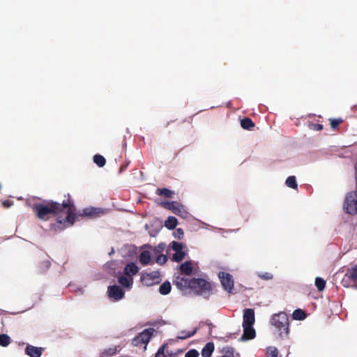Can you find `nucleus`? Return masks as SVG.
Masks as SVG:
<instances>
[{
	"label": "nucleus",
	"instance_id": "1",
	"mask_svg": "<svg viewBox=\"0 0 357 357\" xmlns=\"http://www.w3.org/2000/svg\"><path fill=\"white\" fill-rule=\"evenodd\" d=\"M65 197H66V195ZM33 211L38 219L45 221L48 220L50 215L66 214L65 219L58 220V222L61 224L68 222L70 225H74L77 216L76 207L70 199V194L67 195V199H64L61 204L52 200L34 204Z\"/></svg>",
	"mask_w": 357,
	"mask_h": 357
},
{
	"label": "nucleus",
	"instance_id": "2",
	"mask_svg": "<svg viewBox=\"0 0 357 357\" xmlns=\"http://www.w3.org/2000/svg\"><path fill=\"white\" fill-rule=\"evenodd\" d=\"M271 323L281 338L287 337L289 333V317L285 312H281L273 315Z\"/></svg>",
	"mask_w": 357,
	"mask_h": 357
},
{
	"label": "nucleus",
	"instance_id": "3",
	"mask_svg": "<svg viewBox=\"0 0 357 357\" xmlns=\"http://www.w3.org/2000/svg\"><path fill=\"white\" fill-rule=\"evenodd\" d=\"M196 294L199 295H210L211 291V284L202 278H192L191 288Z\"/></svg>",
	"mask_w": 357,
	"mask_h": 357
},
{
	"label": "nucleus",
	"instance_id": "4",
	"mask_svg": "<svg viewBox=\"0 0 357 357\" xmlns=\"http://www.w3.org/2000/svg\"><path fill=\"white\" fill-rule=\"evenodd\" d=\"M344 208L348 214L357 213V190L347 193L344 202Z\"/></svg>",
	"mask_w": 357,
	"mask_h": 357
},
{
	"label": "nucleus",
	"instance_id": "5",
	"mask_svg": "<svg viewBox=\"0 0 357 357\" xmlns=\"http://www.w3.org/2000/svg\"><path fill=\"white\" fill-rule=\"evenodd\" d=\"M160 206L171 211L175 215L183 218L186 217L188 213L185 206L177 202H161Z\"/></svg>",
	"mask_w": 357,
	"mask_h": 357
},
{
	"label": "nucleus",
	"instance_id": "6",
	"mask_svg": "<svg viewBox=\"0 0 357 357\" xmlns=\"http://www.w3.org/2000/svg\"><path fill=\"white\" fill-rule=\"evenodd\" d=\"M153 332L154 329L152 328L144 329L142 333H139L137 336L132 339V344L135 347L144 345V349H146V344L149 343Z\"/></svg>",
	"mask_w": 357,
	"mask_h": 357
},
{
	"label": "nucleus",
	"instance_id": "7",
	"mask_svg": "<svg viewBox=\"0 0 357 357\" xmlns=\"http://www.w3.org/2000/svg\"><path fill=\"white\" fill-rule=\"evenodd\" d=\"M160 281V274L158 271L143 273L141 276L142 283L146 287L158 284Z\"/></svg>",
	"mask_w": 357,
	"mask_h": 357
},
{
	"label": "nucleus",
	"instance_id": "8",
	"mask_svg": "<svg viewBox=\"0 0 357 357\" xmlns=\"http://www.w3.org/2000/svg\"><path fill=\"white\" fill-rule=\"evenodd\" d=\"M218 276L224 289L229 293H231L234 289V280L232 278V275L229 273L220 272Z\"/></svg>",
	"mask_w": 357,
	"mask_h": 357
},
{
	"label": "nucleus",
	"instance_id": "9",
	"mask_svg": "<svg viewBox=\"0 0 357 357\" xmlns=\"http://www.w3.org/2000/svg\"><path fill=\"white\" fill-rule=\"evenodd\" d=\"M255 321V311L253 309L247 308L243 311L242 326H252Z\"/></svg>",
	"mask_w": 357,
	"mask_h": 357
},
{
	"label": "nucleus",
	"instance_id": "10",
	"mask_svg": "<svg viewBox=\"0 0 357 357\" xmlns=\"http://www.w3.org/2000/svg\"><path fill=\"white\" fill-rule=\"evenodd\" d=\"M108 295L115 301H119L123 298L124 292L120 287L113 285L108 288Z\"/></svg>",
	"mask_w": 357,
	"mask_h": 357
},
{
	"label": "nucleus",
	"instance_id": "11",
	"mask_svg": "<svg viewBox=\"0 0 357 357\" xmlns=\"http://www.w3.org/2000/svg\"><path fill=\"white\" fill-rule=\"evenodd\" d=\"M102 211L100 208L94 207H88L84 208L78 215L82 217L96 218L100 215Z\"/></svg>",
	"mask_w": 357,
	"mask_h": 357
},
{
	"label": "nucleus",
	"instance_id": "12",
	"mask_svg": "<svg viewBox=\"0 0 357 357\" xmlns=\"http://www.w3.org/2000/svg\"><path fill=\"white\" fill-rule=\"evenodd\" d=\"M191 282L192 279L185 278V277H177L174 283L181 289H187L191 288Z\"/></svg>",
	"mask_w": 357,
	"mask_h": 357
},
{
	"label": "nucleus",
	"instance_id": "13",
	"mask_svg": "<svg viewBox=\"0 0 357 357\" xmlns=\"http://www.w3.org/2000/svg\"><path fill=\"white\" fill-rule=\"evenodd\" d=\"M243 328V333L241 336V340H252L255 337L256 332L252 326H242Z\"/></svg>",
	"mask_w": 357,
	"mask_h": 357
},
{
	"label": "nucleus",
	"instance_id": "14",
	"mask_svg": "<svg viewBox=\"0 0 357 357\" xmlns=\"http://www.w3.org/2000/svg\"><path fill=\"white\" fill-rule=\"evenodd\" d=\"M43 349L42 347H36L32 345L26 346L25 353L30 357H40Z\"/></svg>",
	"mask_w": 357,
	"mask_h": 357
},
{
	"label": "nucleus",
	"instance_id": "15",
	"mask_svg": "<svg viewBox=\"0 0 357 357\" xmlns=\"http://www.w3.org/2000/svg\"><path fill=\"white\" fill-rule=\"evenodd\" d=\"M139 272V267L134 262L128 263L124 268L123 273L126 275L132 278Z\"/></svg>",
	"mask_w": 357,
	"mask_h": 357
},
{
	"label": "nucleus",
	"instance_id": "16",
	"mask_svg": "<svg viewBox=\"0 0 357 357\" xmlns=\"http://www.w3.org/2000/svg\"><path fill=\"white\" fill-rule=\"evenodd\" d=\"M344 278L353 282L357 286V264L347 270Z\"/></svg>",
	"mask_w": 357,
	"mask_h": 357
},
{
	"label": "nucleus",
	"instance_id": "17",
	"mask_svg": "<svg viewBox=\"0 0 357 357\" xmlns=\"http://www.w3.org/2000/svg\"><path fill=\"white\" fill-rule=\"evenodd\" d=\"M139 261L144 266L153 264L151 252L147 250L141 252L139 256Z\"/></svg>",
	"mask_w": 357,
	"mask_h": 357
},
{
	"label": "nucleus",
	"instance_id": "18",
	"mask_svg": "<svg viewBox=\"0 0 357 357\" xmlns=\"http://www.w3.org/2000/svg\"><path fill=\"white\" fill-rule=\"evenodd\" d=\"M193 270L192 262L190 261H185L180 266V271L182 274L190 275Z\"/></svg>",
	"mask_w": 357,
	"mask_h": 357
},
{
	"label": "nucleus",
	"instance_id": "19",
	"mask_svg": "<svg viewBox=\"0 0 357 357\" xmlns=\"http://www.w3.org/2000/svg\"><path fill=\"white\" fill-rule=\"evenodd\" d=\"M214 351V344L208 342L202 350V357H211Z\"/></svg>",
	"mask_w": 357,
	"mask_h": 357
},
{
	"label": "nucleus",
	"instance_id": "20",
	"mask_svg": "<svg viewBox=\"0 0 357 357\" xmlns=\"http://www.w3.org/2000/svg\"><path fill=\"white\" fill-rule=\"evenodd\" d=\"M241 126L245 130H251L255 127V123L251 119L245 117L241 121Z\"/></svg>",
	"mask_w": 357,
	"mask_h": 357
},
{
	"label": "nucleus",
	"instance_id": "21",
	"mask_svg": "<svg viewBox=\"0 0 357 357\" xmlns=\"http://www.w3.org/2000/svg\"><path fill=\"white\" fill-rule=\"evenodd\" d=\"M119 282L124 287H130L133 282L132 278L128 277L127 275H121L118 278Z\"/></svg>",
	"mask_w": 357,
	"mask_h": 357
},
{
	"label": "nucleus",
	"instance_id": "22",
	"mask_svg": "<svg viewBox=\"0 0 357 357\" xmlns=\"http://www.w3.org/2000/svg\"><path fill=\"white\" fill-rule=\"evenodd\" d=\"M177 219L174 216H169L165 222V226L169 229H174L177 225Z\"/></svg>",
	"mask_w": 357,
	"mask_h": 357
},
{
	"label": "nucleus",
	"instance_id": "23",
	"mask_svg": "<svg viewBox=\"0 0 357 357\" xmlns=\"http://www.w3.org/2000/svg\"><path fill=\"white\" fill-rule=\"evenodd\" d=\"M172 289V286L169 282L166 281L163 282L159 287V292L162 295L168 294Z\"/></svg>",
	"mask_w": 357,
	"mask_h": 357
},
{
	"label": "nucleus",
	"instance_id": "24",
	"mask_svg": "<svg viewBox=\"0 0 357 357\" xmlns=\"http://www.w3.org/2000/svg\"><path fill=\"white\" fill-rule=\"evenodd\" d=\"M156 194L160 196H163L167 198L172 197L174 194V192L167 188H158Z\"/></svg>",
	"mask_w": 357,
	"mask_h": 357
},
{
	"label": "nucleus",
	"instance_id": "25",
	"mask_svg": "<svg viewBox=\"0 0 357 357\" xmlns=\"http://www.w3.org/2000/svg\"><path fill=\"white\" fill-rule=\"evenodd\" d=\"M197 329L195 328L192 331H182L179 333L177 338L180 340H185L193 336L197 333Z\"/></svg>",
	"mask_w": 357,
	"mask_h": 357
},
{
	"label": "nucleus",
	"instance_id": "26",
	"mask_svg": "<svg viewBox=\"0 0 357 357\" xmlns=\"http://www.w3.org/2000/svg\"><path fill=\"white\" fill-rule=\"evenodd\" d=\"M292 317L295 320H303L306 317V314L303 310L296 309L294 311Z\"/></svg>",
	"mask_w": 357,
	"mask_h": 357
},
{
	"label": "nucleus",
	"instance_id": "27",
	"mask_svg": "<svg viewBox=\"0 0 357 357\" xmlns=\"http://www.w3.org/2000/svg\"><path fill=\"white\" fill-rule=\"evenodd\" d=\"M93 162L99 167H102L106 163V160L102 155L96 154L93 156Z\"/></svg>",
	"mask_w": 357,
	"mask_h": 357
},
{
	"label": "nucleus",
	"instance_id": "28",
	"mask_svg": "<svg viewBox=\"0 0 357 357\" xmlns=\"http://www.w3.org/2000/svg\"><path fill=\"white\" fill-rule=\"evenodd\" d=\"M286 185L292 189H296L298 188V184L296 182V177L294 176H289L285 182Z\"/></svg>",
	"mask_w": 357,
	"mask_h": 357
},
{
	"label": "nucleus",
	"instance_id": "29",
	"mask_svg": "<svg viewBox=\"0 0 357 357\" xmlns=\"http://www.w3.org/2000/svg\"><path fill=\"white\" fill-rule=\"evenodd\" d=\"M10 343V337L6 334L0 335V346L6 347Z\"/></svg>",
	"mask_w": 357,
	"mask_h": 357
},
{
	"label": "nucleus",
	"instance_id": "30",
	"mask_svg": "<svg viewBox=\"0 0 357 357\" xmlns=\"http://www.w3.org/2000/svg\"><path fill=\"white\" fill-rule=\"evenodd\" d=\"M315 285L319 291H322L326 287V281L321 278L317 277L315 279Z\"/></svg>",
	"mask_w": 357,
	"mask_h": 357
},
{
	"label": "nucleus",
	"instance_id": "31",
	"mask_svg": "<svg viewBox=\"0 0 357 357\" xmlns=\"http://www.w3.org/2000/svg\"><path fill=\"white\" fill-rule=\"evenodd\" d=\"M185 256V252H183V250H181V251L176 252L173 255L172 258L175 261L180 262L184 259Z\"/></svg>",
	"mask_w": 357,
	"mask_h": 357
},
{
	"label": "nucleus",
	"instance_id": "32",
	"mask_svg": "<svg viewBox=\"0 0 357 357\" xmlns=\"http://www.w3.org/2000/svg\"><path fill=\"white\" fill-rule=\"evenodd\" d=\"M257 275L259 278L264 280H270L273 278V274L268 272L257 273Z\"/></svg>",
	"mask_w": 357,
	"mask_h": 357
},
{
	"label": "nucleus",
	"instance_id": "33",
	"mask_svg": "<svg viewBox=\"0 0 357 357\" xmlns=\"http://www.w3.org/2000/svg\"><path fill=\"white\" fill-rule=\"evenodd\" d=\"M331 126L333 129H336L343 122L342 119H331Z\"/></svg>",
	"mask_w": 357,
	"mask_h": 357
},
{
	"label": "nucleus",
	"instance_id": "34",
	"mask_svg": "<svg viewBox=\"0 0 357 357\" xmlns=\"http://www.w3.org/2000/svg\"><path fill=\"white\" fill-rule=\"evenodd\" d=\"M278 354V349L275 347H268L267 349L268 357H277Z\"/></svg>",
	"mask_w": 357,
	"mask_h": 357
},
{
	"label": "nucleus",
	"instance_id": "35",
	"mask_svg": "<svg viewBox=\"0 0 357 357\" xmlns=\"http://www.w3.org/2000/svg\"><path fill=\"white\" fill-rule=\"evenodd\" d=\"M172 248L176 252L181 251L183 250V246L181 243L173 241Z\"/></svg>",
	"mask_w": 357,
	"mask_h": 357
},
{
	"label": "nucleus",
	"instance_id": "36",
	"mask_svg": "<svg viewBox=\"0 0 357 357\" xmlns=\"http://www.w3.org/2000/svg\"><path fill=\"white\" fill-rule=\"evenodd\" d=\"M174 236L175 238H176L178 239H182L184 236V232L182 229L177 228V229H176V230L174 232Z\"/></svg>",
	"mask_w": 357,
	"mask_h": 357
},
{
	"label": "nucleus",
	"instance_id": "37",
	"mask_svg": "<svg viewBox=\"0 0 357 357\" xmlns=\"http://www.w3.org/2000/svg\"><path fill=\"white\" fill-rule=\"evenodd\" d=\"M167 260V258L164 255H160L158 256L155 259V262L160 265L164 264Z\"/></svg>",
	"mask_w": 357,
	"mask_h": 357
},
{
	"label": "nucleus",
	"instance_id": "38",
	"mask_svg": "<svg viewBox=\"0 0 357 357\" xmlns=\"http://www.w3.org/2000/svg\"><path fill=\"white\" fill-rule=\"evenodd\" d=\"M199 352L196 349L189 350L185 355V357H198Z\"/></svg>",
	"mask_w": 357,
	"mask_h": 357
},
{
	"label": "nucleus",
	"instance_id": "39",
	"mask_svg": "<svg viewBox=\"0 0 357 357\" xmlns=\"http://www.w3.org/2000/svg\"><path fill=\"white\" fill-rule=\"evenodd\" d=\"M165 345L162 346L159 348L158 351L155 354V357H168L165 354Z\"/></svg>",
	"mask_w": 357,
	"mask_h": 357
},
{
	"label": "nucleus",
	"instance_id": "40",
	"mask_svg": "<svg viewBox=\"0 0 357 357\" xmlns=\"http://www.w3.org/2000/svg\"><path fill=\"white\" fill-rule=\"evenodd\" d=\"M116 352H117L116 347H114V348H109L107 349H105L104 351L103 354L105 355H107V356H113V355L116 354Z\"/></svg>",
	"mask_w": 357,
	"mask_h": 357
},
{
	"label": "nucleus",
	"instance_id": "41",
	"mask_svg": "<svg viewBox=\"0 0 357 357\" xmlns=\"http://www.w3.org/2000/svg\"><path fill=\"white\" fill-rule=\"evenodd\" d=\"M310 129L315 131H320L323 130V125L319 123H311L310 126Z\"/></svg>",
	"mask_w": 357,
	"mask_h": 357
},
{
	"label": "nucleus",
	"instance_id": "42",
	"mask_svg": "<svg viewBox=\"0 0 357 357\" xmlns=\"http://www.w3.org/2000/svg\"><path fill=\"white\" fill-rule=\"evenodd\" d=\"M204 325L209 327V332L211 333L212 328L213 327V324L208 320H207L206 321H202L199 324V326H204Z\"/></svg>",
	"mask_w": 357,
	"mask_h": 357
},
{
	"label": "nucleus",
	"instance_id": "43",
	"mask_svg": "<svg viewBox=\"0 0 357 357\" xmlns=\"http://www.w3.org/2000/svg\"><path fill=\"white\" fill-rule=\"evenodd\" d=\"M2 204L5 207L8 208L13 204V202L10 200H6Z\"/></svg>",
	"mask_w": 357,
	"mask_h": 357
},
{
	"label": "nucleus",
	"instance_id": "44",
	"mask_svg": "<svg viewBox=\"0 0 357 357\" xmlns=\"http://www.w3.org/2000/svg\"><path fill=\"white\" fill-rule=\"evenodd\" d=\"M227 354L229 355H223L221 357H233V350L231 351L228 349L227 351Z\"/></svg>",
	"mask_w": 357,
	"mask_h": 357
},
{
	"label": "nucleus",
	"instance_id": "45",
	"mask_svg": "<svg viewBox=\"0 0 357 357\" xmlns=\"http://www.w3.org/2000/svg\"><path fill=\"white\" fill-rule=\"evenodd\" d=\"M354 169H355V179H356V190H357V162L355 163Z\"/></svg>",
	"mask_w": 357,
	"mask_h": 357
},
{
	"label": "nucleus",
	"instance_id": "46",
	"mask_svg": "<svg viewBox=\"0 0 357 357\" xmlns=\"http://www.w3.org/2000/svg\"><path fill=\"white\" fill-rule=\"evenodd\" d=\"M167 353H168V356H170V357H171V356H173V354H172V353H169V352H167Z\"/></svg>",
	"mask_w": 357,
	"mask_h": 357
},
{
	"label": "nucleus",
	"instance_id": "47",
	"mask_svg": "<svg viewBox=\"0 0 357 357\" xmlns=\"http://www.w3.org/2000/svg\"><path fill=\"white\" fill-rule=\"evenodd\" d=\"M46 264H47V266H48L50 265V262L49 261H47Z\"/></svg>",
	"mask_w": 357,
	"mask_h": 357
}]
</instances>
